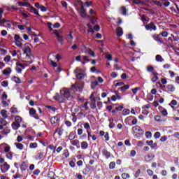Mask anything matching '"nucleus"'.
<instances>
[{
	"mask_svg": "<svg viewBox=\"0 0 179 179\" xmlns=\"http://www.w3.org/2000/svg\"><path fill=\"white\" fill-rule=\"evenodd\" d=\"M22 123V117L20 116H15V122H13L11 124L13 129L15 131L20 128V124Z\"/></svg>",
	"mask_w": 179,
	"mask_h": 179,
	"instance_id": "nucleus-1",
	"label": "nucleus"
},
{
	"mask_svg": "<svg viewBox=\"0 0 179 179\" xmlns=\"http://www.w3.org/2000/svg\"><path fill=\"white\" fill-rule=\"evenodd\" d=\"M14 41L16 47H19L20 48H23V38L20 37V35L15 34L14 36Z\"/></svg>",
	"mask_w": 179,
	"mask_h": 179,
	"instance_id": "nucleus-2",
	"label": "nucleus"
},
{
	"mask_svg": "<svg viewBox=\"0 0 179 179\" xmlns=\"http://www.w3.org/2000/svg\"><path fill=\"white\" fill-rule=\"evenodd\" d=\"M132 131L134 134H136L135 136H136V138H139L141 135H143V134H145V131L139 126L133 127Z\"/></svg>",
	"mask_w": 179,
	"mask_h": 179,
	"instance_id": "nucleus-3",
	"label": "nucleus"
},
{
	"mask_svg": "<svg viewBox=\"0 0 179 179\" xmlns=\"http://www.w3.org/2000/svg\"><path fill=\"white\" fill-rule=\"evenodd\" d=\"M53 34L57 37V41L59 43H62V41H64V36H62V29L59 30H54Z\"/></svg>",
	"mask_w": 179,
	"mask_h": 179,
	"instance_id": "nucleus-4",
	"label": "nucleus"
},
{
	"mask_svg": "<svg viewBox=\"0 0 179 179\" xmlns=\"http://www.w3.org/2000/svg\"><path fill=\"white\" fill-rule=\"evenodd\" d=\"M84 83L83 82H76L75 84L71 85L72 89H75L76 92H82L83 90Z\"/></svg>",
	"mask_w": 179,
	"mask_h": 179,
	"instance_id": "nucleus-5",
	"label": "nucleus"
},
{
	"mask_svg": "<svg viewBox=\"0 0 179 179\" xmlns=\"http://www.w3.org/2000/svg\"><path fill=\"white\" fill-rule=\"evenodd\" d=\"M145 30H149L150 31H156L157 30V27L155 24V22H151L149 24L145 25Z\"/></svg>",
	"mask_w": 179,
	"mask_h": 179,
	"instance_id": "nucleus-6",
	"label": "nucleus"
},
{
	"mask_svg": "<svg viewBox=\"0 0 179 179\" xmlns=\"http://www.w3.org/2000/svg\"><path fill=\"white\" fill-rule=\"evenodd\" d=\"M22 51H24V54H26L27 57H31V49L29 46V43L24 45V47L22 48Z\"/></svg>",
	"mask_w": 179,
	"mask_h": 179,
	"instance_id": "nucleus-7",
	"label": "nucleus"
},
{
	"mask_svg": "<svg viewBox=\"0 0 179 179\" xmlns=\"http://www.w3.org/2000/svg\"><path fill=\"white\" fill-rule=\"evenodd\" d=\"M0 24L3 27H8V29H10L12 27V24L10 23V21L5 18H3L2 20L0 21Z\"/></svg>",
	"mask_w": 179,
	"mask_h": 179,
	"instance_id": "nucleus-8",
	"label": "nucleus"
},
{
	"mask_svg": "<svg viewBox=\"0 0 179 179\" xmlns=\"http://www.w3.org/2000/svg\"><path fill=\"white\" fill-rule=\"evenodd\" d=\"M1 171L3 173H8V171L10 169V166L8 164V162H5L0 166Z\"/></svg>",
	"mask_w": 179,
	"mask_h": 179,
	"instance_id": "nucleus-9",
	"label": "nucleus"
},
{
	"mask_svg": "<svg viewBox=\"0 0 179 179\" xmlns=\"http://www.w3.org/2000/svg\"><path fill=\"white\" fill-rule=\"evenodd\" d=\"M60 93L66 99H69V97H71V92H69V90H68V88H64L60 91Z\"/></svg>",
	"mask_w": 179,
	"mask_h": 179,
	"instance_id": "nucleus-10",
	"label": "nucleus"
},
{
	"mask_svg": "<svg viewBox=\"0 0 179 179\" xmlns=\"http://www.w3.org/2000/svg\"><path fill=\"white\" fill-rule=\"evenodd\" d=\"M4 149L5 153L10 152V145L3 143L0 144V150Z\"/></svg>",
	"mask_w": 179,
	"mask_h": 179,
	"instance_id": "nucleus-11",
	"label": "nucleus"
},
{
	"mask_svg": "<svg viewBox=\"0 0 179 179\" xmlns=\"http://www.w3.org/2000/svg\"><path fill=\"white\" fill-rule=\"evenodd\" d=\"M29 114L32 115V117H34L35 120H38V118H40V117H38V115H37L36 109H34V108L29 109Z\"/></svg>",
	"mask_w": 179,
	"mask_h": 179,
	"instance_id": "nucleus-12",
	"label": "nucleus"
},
{
	"mask_svg": "<svg viewBox=\"0 0 179 179\" xmlns=\"http://www.w3.org/2000/svg\"><path fill=\"white\" fill-rule=\"evenodd\" d=\"M147 71L148 72H150L152 75H159V73L155 70V68H153L152 66H147Z\"/></svg>",
	"mask_w": 179,
	"mask_h": 179,
	"instance_id": "nucleus-13",
	"label": "nucleus"
},
{
	"mask_svg": "<svg viewBox=\"0 0 179 179\" xmlns=\"http://www.w3.org/2000/svg\"><path fill=\"white\" fill-rule=\"evenodd\" d=\"M2 73L5 76H9V75H10V73H12V69H10V67H7L4 70L2 71Z\"/></svg>",
	"mask_w": 179,
	"mask_h": 179,
	"instance_id": "nucleus-14",
	"label": "nucleus"
},
{
	"mask_svg": "<svg viewBox=\"0 0 179 179\" xmlns=\"http://www.w3.org/2000/svg\"><path fill=\"white\" fill-rule=\"evenodd\" d=\"M152 38L155 41H158V43H161V44H163L164 43V41H163L162 38H161L158 34H154L152 35Z\"/></svg>",
	"mask_w": 179,
	"mask_h": 179,
	"instance_id": "nucleus-15",
	"label": "nucleus"
},
{
	"mask_svg": "<svg viewBox=\"0 0 179 179\" xmlns=\"http://www.w3.org/2000/svg\"><path fill=\"white\" fill-rule=\"evenodd\" d=\"M144 159H145V162H152V159H155V155L148 154L145 156Z\"/></svg>",
	"mask_w": 179,
	"mask_h": 179,
	"instance_id": "nucleus-16",
	"label": "nucleus"
},
{
	"mask_svg": "<svg viewBox=\"0 0 179 179\" xmlns=\"http://www.w3.org/2000/svg\"><path fill=\"white\" fill-rule=\"evenodd\" d=\"M124 34V31H122V29L121 28V27H118L116 29V36H117V37H121V36H122Z\"/></svg>",
	"mask_w": 179,
	"mask_h": 179,
	"instance_id": "nucleus-17",
	"label": "nucleus"
},
{
	"mask_svg": "<svg viewBox=\"0 0 179 179\" xmlns=\"http://www.w3.org/2000/svg\"><path fill=\"white\" fill-rule=\"evenodd\" d=\"M141 20L143 22L144 24H148L149 23V21L150 20V18H149L148 16L143 15L141 16Z\"/></svg>",
	"mask_w": 179,
	"mask_h": 179,
	"instance_id": "nucleus-18",
	"label": "nucleus"
},
{
	"mask_svg": "<svg viewBox=\"0 0 179 179\" xmlns=\"http://www.w3.org/2000/svg\"><path fill=\"white\" fill-rule=\"evenodd\" d=\"M155 61L157 62H164V59L160 55H157L155 57Z\"/></svg>",
	"mask_w": 179,
	"mask_h": 179,
	"instance_id": "nucleus-19",
	"label": "nucleus"
},
{
	"mask_svg": "<svg viewBox=\"0 0 179 179\" xmlns=\"http://www.w3.org/2000/svg\"><path fill=\"white\" fill-rule=\"evenodd\" d=\"M166 89L169 90V92H174L176 90V87H174V85L172 84H169L166 86Z\"/></svg>",
	"mask_w": 179,
	"mask_h": 179,
	"instance_id": "nucleus-20",
	"label": "nucleus"
},
{
	"mask_svg": "<svg viewBox=\"0 0 179 179\" xmlns=\"http://www.w3.org/2000/svg\"><path fill=\"white\" fill-rule=\"evenodd\" d=\"M102 153L104 156H106V159H110V152L107 151V150L106 149H103L102 150Z\"/></svg>",
	"mask_w": 179,
	"mask_h": 179,
	"instance_id": "nucleus-21",
	"label": "nucleus"
},
{
	"mask_svg": "<svg viewBox=\"0 0 179 179\" xmlns=\"http://www.w3.org/2000/svg\"><path fill=\"white\" fill-rule=\"evenodd\" d=\"M15 145L17 149H19V150H23V148H24L23 144H22L20 143H15Z\"/></svg>",
	"mask_w": 179,
	"mask_h": 179,
	"instance_id": "nucleus-22",
	"label": "nucleus"
},
{
	"mask_svg": "<svg viewBox=\"0 0 179 179\" xmlns=\"http://www.w3.org/2000/svg\"><path fill=\"white\" fill-rule=\"evenodd\" d=\"M89 104V102H85L84 104H82L80 106V108H85V111H87L89 110V106H87Z\"/></svg>",
	"mask_w": 179,
	"mask_h": 179,
	"instance_id": "nucleus-23",
	"label": "nucleus"
},
{
	"mask_svg": "<svg viewBox=\"0 0 179 179\" xmlns=\"http://www.w3.org/2000/svg\"><path fill=\"white\" fill-rule=\"evenodd\" d=\"M87 52L89 55H90L91 57H93L94 58V57H96V54L93 52V50H92V49L88 48L87 49Z\"/></svg>",
	"mask_w": 179,
	"mask_h": 179,
	"instance_id": "nucleus-24",
	"label": "nucleus"
},
{
	"mask_svg": "<svg viewBox=\"0 0 179 179\" xmlns=\"http://www.w3.org/2000/svg\"><path fill=\"white\" fill-rule=\"evenodd\" d=\"M50 122L52 124H57V122H58V117H57V116L52 117L50 119Z\"/></svg>",
	"mask_w": 179,
	"mask_h": 179,
	"instance_id": "nucleus-25",
	"label": "nucleus"
},
{
	"mask_svg": "<svg viewBox=\"0 0 179 179\" xmlns=\"http://www.w3.org/2000/svg\"><path fill=\"white\" fill-rule=\"evenodd\" d=\"M7 111L5 110H1L0 112L1 115L3 117V118L6 119L8 118V114L6 113Z\"/></svg>",
	"mask_w": 179,
	"mask_h": 179,
	"instance_id": "nucleus-26",
	"label": "nucleus"
},
{
	"mask_svg": "<svg viewBox=\"0 0 179 179\" xmlns=\"http://www.w3.org/2000/svg\"><path fill=\"white\" fill-rule=\"evenodd\" d=\"M18 3H19L20 6H27V8H31V5H30V3H29L19 2Z\"/></svg>",
	"mask_w": 179,
	"mask_h": 179,
	"instance_id": "nucleus-27",
	"label": "nucleus"
},
{
	"mask_svg": "<svg viewBox=\"0 0 179 179\" xmlns=\"http://www.w3.org/2000/svg\"><path fill=\"white\" fill-rule=\"evenodd\" d=\"M12 80L15 83H22V80H20L18 77L16 76L13 77Z\"/></svg>",
	"mask_w": 179,
	"mask_h": 179,
	"instance_id": "nucleus-28",
	"label": "nucleus"
},
{
	"mask_svg": "<svg viewBox=\"0 0 179 179\" xmlns=\"http://www.w3.org/2000/svg\"><path fill=\"white\" fill-rule=\"evenodd\" d=\"M120 89V91L122 92V93H124L126 90H128V89H129V85H126L124 86L121 87Z\"/></svg>",
	"mask_w": 179,
	"mask_h": 179,
	"instance_id": "nucleus-29",
	"label": "nucleus"
},
{
	"mask_svg": "<svg viewBox=\"0 0 179 179\" xmlns=\"http://www.w3.org/2000/svg\"><path fill=\"white\" fill-rule=\"evenodd\" d=\"M88 146H89V144L87 143V142L83 141L81 143V148H82V149H87Z\"/></svg>",
	"mask_w": 179,
	"mask_h": 179,
	"instance_id": "nucleus-30",
	"label": "nucleus"
},
{
	"mask_svg": "<svg viewBox=\"0 0 179 179\" xmlns=\"http://www.w3.org/2000/svg\"><path fill=\"white\" fill-rule=\"evenodd\" d=\"M90 108H92V110H94V108H96V100L93 99V101H91V103L90 104Z\"/></svg>",
	"mask_w": 179,
	"mask_h": 179,
	"instance_id": "nucleus-31",
	"label": "nucleus"
},
{
	"mask_svg": "<svg viewBox=\"0 0 179 179\" xmlns=\"http://www.w3.org/2000/svg\"><path fill=\"white\" fill-rule=\"evenodd\" d=\"M48 177L50 179H55V173L52 171L49 172Z\"/></svg>",
	"mask_w": 179,
	"mask_h": 179,
	"instance_id": "nucleus-32",
	"label": "nucleus"
},
{
	"mask_svg": "<svg viewBox=\"0 0 179 179\" xmlns=\"http://www.w3.org/2000/svg\"><path fill=\"white\" fill-rule=\"evenodd\" d=\"M6 156L7 159L12 160V158L13 157V152H10V151L8 152H6Z\"/></svg>",
	"mask_w": 179,
	"mask_h": 179,
	"instance_id": "nucleus-33",
	"label": "nucleus"
},
{
	"mask_svg": "<svg viewBox=\"0 0 179 179\" xmlns=\"http://www.w3.org/2000/svg\"><path fill=\"white\" fill-rule=\"evenodd\" d=\"M76 78L77 79H85V74L82 73H78L76 74Z\"/></svg>",
	"mask_w": 179,
	"mask_h": 179,
	"instance_id": "nucleus-34",
	"label": "nucleus"
},
{
	"mask_svg": "<svg viewBox=\"0 0 179 179\" xmlns=\"http://www.w3.org/2000/svg\"><path fill=\"white\" fill-rule=\"evenodd\" d=\"M80 15L82 17H86V10L85 8H83V7L80 8Z\"/></svg>",
	"mask_w": 179,
	"mask_h": 179,
	"instance_id": "nucleus-35",
	"label": "nucleus"
},
{
	"mask_svg": "<svg viewBox=\"0 0 179 179\" xmlns=\"http://www.w3.org/2000/svg\"><path fill=\"white\" fill-rule=\"evenodd\" d=\"M71 144L73 146H78V145H79V140H78V139L73 140L71 141Z\"/></svg>",
	"mask_w": 179,
	"mask_h": 179,
	"instance_id": "nucleus-36",
	"label": "nucleus"
},
{
	"mask_svg": "<svg viewBox=\"0 0 179 179\" xmlns=\"http://www.w3.org/2000/svg\"><path fill=\"white\" fill-rule=\"evenodd\" d=\"M15 70L17 73H22V68L19 66V64L16 63Z\"/></svg>",
	"mask_w": 179,
	"mask_h": 179,
	"instance_id": "nucleus-37",
	"label": "nucleus"
},
{
	"mask_svg": "<svg viewBox=\"0 0 179 179\" xmlns=\"http://www.w3.org/2000/svg\"><path fill=\"white\" fill-rule=\"evenodd\" d=\"M53 99H55V100H58V101H59L60 103H63V102H64V99H61V98L59 97V94H57V95L53 96Z\"/></svg>",
	"mask_w": 179,
	"mask_h": 179,
	"instance_id": "nucleus-38",
	"label": "nucleus"
},
{
	"mask_svg": "<svg viewBox=\"0 0 179 179\" xmlns=\"http://www.w3.org/2000/svg\"><path fill=\"white\" fill-rule=\"evenodd\" d=\"M44 156V153L43 152H38L36 155V159L38 160H41V159H43V157Z\"/></svg>",
	"mask_w": 179,
	"mask_h": 179,
	"instance_id": "nucleus-39",
	"label": "nucleus"
},
{
	"mask_svg": "<svg viewBox=\"0 0 179 179\" xmlns=\"http://www.w3.org/2000/svg\"><path fill=\"white\" fill-rule=\"evenodd\" d=\"M120 12L122 14H123L124 16L127 15V8L123 6L122 8H120Z\"/></svg>",
	"mask_w": 179,
	"mask_h": 179,
	"instance_id": "nucleus-40",
	"label": "nucleus"
},
{
	"mask_svg": "<svg viewBox=\"0 0 179 179\" xmlns=\"http://www.w3.org/2000/svg\"><path fill=\"white\" fill-rule=\"evenodd\" d=\"M1 85L3 87H8L9 83H8L6 80H3L1 83Z\"/></svg>",
	"mask_w": 179,
	"mask_h": 179,
	"instance_id": "nucleus-41",
	"label": "nucleus"
},
{
	"mask_svg": "<svg viewBox=\"0 0 179 179\" xmlns=\"http://www.w3.org/2000/svg\"><path fill=\"white\" fill-rule=\"evenodd\" d=\"M71 117H73L72 118L73 122H76V121H78V117H76V114L75 113H73L71 114Z\"/></svg>",
	"mask_w": 179,
	"mask_h": 179,
	"instance_id": "nucleus-42",
	"label": "nucleus"
},
{
	"mask_svg": "<svg viewBox=\"0 0 179 179\" xmlns=\"http://www.w3.org/2000/svg\"><path fill=\"white\" fill-rule=\"evenodd\" d=\"M169 105L171 106V107H172V108H174L173 106H177V101L175 99L172 100Z\"/></svg>",
	"mask_w": 179,
	"mask_h": 179,
	"instance_id": "nucleus-43",
	"label": "nucleus"
},
{
	"mask_svg": "<svg viewBox=\"0 0 179 179\" xmlns=\"http://www.w3.org/2000/svg\"><path fill=\"white\" fill-rule=\"evenodd\" d=\"M30 149H36L37 148V143H31L29 144Z\"/></svg>",
	"mask_w": 179,
	"mask_h": 179,
	"instance_id": "nucleus-44",
	"label": "nucleus"
},
{
	"mask_svg": "<svg viewBox=\"0 0 179 179\" xmlns=\"http://www.w3.org/2000/svg\"><path fill=\"white\" fill-rule=\"evenodd\" d=\"M8 51L2 48H0V54L1 55H6Z\"/></svg>",
	"mask_w": 179,
	"mask_h": 179,
	"instance_id": "nucleus-45",
	"label": "nucleus"
},
{
	"mask_svg": "<svg viewBox=\"0 0 179 179\" xmlns=\"http://www.w3.org/2000/svg\"><path fill=\"white\" fill-rule=\"evenodd\" d=\"M31 10L34 12V15H37V16H40V14L38 13V10H37V9L31 6Z\"/></svg>",
	"mask_w": 179,
	"mask_h": 179,
	"instance_id": "nucleus-46",
	"label": "nucleus"
},
{
	"mask_svg": "<svg viewBox=\"0 0 179 179\" xmlns=\"http://www.w3.org/2000/svg\"><path fill=\"white\" fill-rule=\"evenodd\" d=\"M69 141H73V139H75V134H73V132L69 134Z\"/></svg>",
	"mask_w": 179,
	"mask_h": 179,
	"instance_id": "nucleus-47",
	"label": "nucleus"
},
{
	"mask_svg": "<svg viewBox=\"0 0 179 179\" xmlns=\"http://www.w3.org/2000/svg\"><path fill=\"white\" fill-rule=\"evenodd\" d=\"M8 124V122L5 120V119L0 118V125H6Z\"/></svg>",
	"mask_w": 179,
	"mask_h": 179,
	"instance_id": "nucleus-48",
	"label": "nucleus"
},
{
	"mask_svg": "<svg viewBox=\"0 0 179 179\" xmlns=\"http://www.w3.org/2000/svg\"><path fill=\"white\" fill-rule=\"evenodd\" d=\"M152 76H154L151 80L152 82H157V80H159V77H158V75H152Z\"/></svg>",
	"mask_w": 179,
	"mask_h": 179,
	"instance_id": "nucleus-49",
	"label": "nucleus"
},
{
	"mask_svg": "<svg viewBox=\"0 0 179 179\" xmlns=\"http://www.w3.org/2000/svg\"><path fill=\"white\" fill-rule=\"evenodd\" d=\"M115 168V163L114 162H112L109 164V169L110 170H113V169Z\"/></svg>",
	"mask_w": 179,
	"mask_h": 179,
	"instance_id": "nucleus-50",
	"label": "nucleus"
},
{
	"mask_svg": "<svg viewBox=\"0 0 179 179\" xmlns=\"http://www.w3.org/2000/svg\"><path fill=\"white\" fill-rule=\"evenodd\" d=\"M129 113H131V111L129 110V109H124L122 110V114L123 115H128V114H129Z\"/></svg>",
	"mask_w": 179,
	"mask_h": 179,
	"instance_id": "nucleus-51",
	"label": "nucleus"
},
{
	"mask_svg": "<svg viewBox=\"0 0 179 179\" xmlns=\"http://www.w3.org/2000/svg\"><path fill=\"white\" fill-rule=\"evenodd\" d=\"M6 100V99H1V104H3V107H8V106H9Z\"/></svg>",
	"mask_w": 179,
	"mask_h": 179,
	"instance_id": "nucleus-52",
	"label": "nucleus"
},
{
	"mask_svg": "<svg viewBox=\"0 0 179 179\" xmlns=\"http://www.w3.org/2000/svg\"><path fill=\"white\" fill-rule=\"evenodd\" d=\"M62 6L65 8V9H68V3L65 1H61Z\"/></svg>",
	"mask_w": 179,
	"mask_h": 179,
	"instance_id": "nucleus-53",
	"label": "nucleus"
},
{
	"mask_svg": "<svg viewBox=\"0 0 179 179\" xmlns=\"http://www.w3.org/2000/svg\"><path fill=\"white\" fill-rule=\"evenodd\" d=\"M134 3H135L136 5H141L143 3V1H141V0H133Z\"/></svg>",
	"mask_w": 179,
	"mask_h": 179,
	"instance_id": "nucleus-54",
	"label": "nucleus"
},
{
	"mask_svg": "<svg viewBox=\"0 0 179 179\" xmlns=\"http://www.w3.org/2000/svg\"><path fill=\"white\" fill-rule=\"evenodd\" d=\"M63 156H65L66 158H68V157L69 156V151L68 150H64Z\"/></svg>",
	"mask_w": 179,
	"mask_h": 179,
	"instance_id": "nucleus-55",
	"label": "nucleus"
},
{
	"mask_svg": "<svg viewBox=\"0 0 179 179\" xmlns=\"http://www.w3.org/2000/svg\"><path fill=\"white\" fill-rule=\"evenodd\" d=\"M160 136H161V134H160V132L159 131L155 132L154 134V138H155V139H159Z\"/></svg>",
	"mask_w": 179,
	"mask_h": 179,
	"instance_id": "nucleus-56",
	"label": "nucleus"
},
{
	"mask_svg": "<svg viewBox=\"0 0 179 179\" xmlns=\"http://www.w3.org/2000/svg\"><path fill=\"white\" fill-rule=\"evenodd\" d=\"M4 62H9L10 61V56L6 55L3 59Z\"/></svg>",
	"mask_w": 179,
	"mask_h": 179,
	"instance_id": "nucleus-57",
	"label": "nucleus"
},
{
	"mask_svg": "<svg viewBox=\"0 0 179 179\" xmlns=\"http://www.w3.org/2000/svg\"><path fill=\"white\" fill-rule=\"evenodd\" d=\"M129 177L130 176L128 173H124L122 174V178H123V179H127V178H129Z\"/></svg>",
	"mask_w": 179,
	"mask_h": 179,
	"instance_id": "nucleus-58",
	"label": "nucleus"
},
{
	"mask_svg": "<svg viewBox=\"0 0 179 179\" xmlns=\"http://www.w3.org/2000/svg\"><path fill=\"white\" fill-rule=\"evenodd\" d=\"M161 1H164V6H165V8H167V6H170V3L169 0H161Z\"/></svg>",
	"mask_w": 179,
	"mask_h": 179,
	"instance_id": "nucleus-59",
	"label": "nucleus"
},
{
	"mask_svg": "<svg viewBox=\"0 0 179 179\" xmlns=\"http://www.w3.org/2000/svg\"><path fill=\"white\" fill-rule=\"evenodd\" d=\"M106 59H108V61H112L113 60V55L110 54H106Z\"/></svg>",
	"mask_w": 179,
	"mask_h": 179,
	"instance_id": "nucleus-60",
	"label": "nucleus"
},
{
	"mask_svg": "<svg viewBox=\"0 0 179 179\" xmlns=\"http://www.w3.org/2000/svg\"><path fill=\"white\" fill-rule=\"evenodd\" d=\"M8 99V94H6V92H3L1 96V100H6Z\"/></svg>",
	"mask_w": 179,
	"mask_h": 179,
	"instance_id": "nucleus-61",
	"label": "nucleus"
},
{
	"mask_svg": "<svg viewBox=\"0 0 179 179\" xmlns=\"http://www.w3.org/2000/svg\"><path fill=\"white\" fill-rule=\"evenodd\" d=\"M84 128L85 129H90V124H89V122H85L84 124Z\"/></svg>",
	"mask_w": 179,
	"mask_h": 179,
	"instance_id": "nucleus-62",
	"label": "nucleus"
},
{
	"mask_svg": "<svg viewBox=\"0 0 179 179\" xmlns=\"http://www.w3.org/2000/svg\"><path fill=\"white\" fill-rule=\"evenodd\" d=\"M145 136L146 138H152V132L150 131H146L145 132Z\"/></svg>",
	"mask_w": 179,
	"mask_h": 179,
	"instance_id": "nucleus-63",
	"label": "nucleus"
},
{
	"mask_svg": "<svg viewBox=\"0 0 179 179\" xmlns=\"http://www.w3.org/2000/svg\"><path fill=\"white\" fill-rule=\"evenodd\" d=\"M141 174V169H138L136 171V173L134 175V177H136V178H138V177H139Z\"/></svg>",
	"mask_w": 179,
	"mask_h": 179,
	"instance_id": "nucleus-64",
	"label": "nucleus"
}]
</instances>
